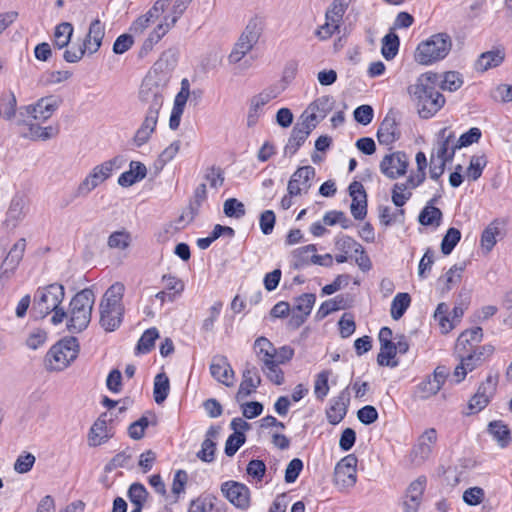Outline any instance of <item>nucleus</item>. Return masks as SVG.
I'll list each match as a JSON object with an SVG mask.
<instances>
[{
    "instance_id": "f257e3e1",
    "label": "nucleus",
    "mask_w": 512,
    "mask_h": 512,
    "mask_svg": "<svg viewBox=\"0 0 512 512\" xmlns=\"http://www.w3.org/2000/svg\"><path fill=\"white\" fill-rule=\"evenodd\" d=\"M165 83L164 79L156 74L146 75L139 89V99L141 103L147 106L146 115L141 126L133 138L137 147L143 146L148 142L154 132L159 111L164 103Z\"/></svg>"
},
{
    "instance_id": "f03ea898",
    "label": "nucleus",
    "mask_w": 512,
    "mask_h": 512,
    "mask_svg": "<svg viewBox=\"0 0 512 512\" xmlns=\"http://www.w3.org/2000/svg\"><path fill=\"white\" fill-rule=\"evenodd\" d=\"M435 75H421L414 85L408 88L414 98L418 114L423 119L434 116L445 104L444 96L436 89Z\"/></svg>"
},
{
    "instance_id": "7ed1b4c3",
    "label": "nucleus",
    "mask_w": 512,
    "mask_h": 512,
    "mask_svg": "<svg viewBox=\"0 0 512 512\" xmlns=\"http://www.w3.org/2000/svg\"><path fill=\"white\" fill-rule=\"evenodd\" d=\"M94 303L95 295L90 288H85L73 296L69 304L67 321V329L70 333H80L88 327Z\"/></svg>"
},
{
    "instance_id": "20e7f679",
    "label": "nucleus",
    "mask_w": 512,
    "mask_h": 512,
    "mask_svg": "<svg viewBox=\"0 0 512 512\" xmlns=\"http://www.w3.org/2000/svg\"><path fill=\"white\" fill-rule=\"evenodd\" d=\"M452 48V39L446 32L433 34L418 44L415 60L422 65H430L446 58Z\"/></svg>"
},
{
    "instance_id": "39448f33",
    "label": "nucleus",
    "mask_w": 512,
    "mask_h": 512,
    "mask_svg": "<svg viewBox=\"0 0 512 512\" xmlns=\"http://www.w3.org/2000/svg\"><path fill=\"white\" fill-rule=\"evenodd\" d=\"M78 353L77 338L73 336L63 338L47 352L44 359L45 368L48 371H62L78 357Z\"/></svg>"
},
{
    "instance_id": "423d86ee",
    "label": "nucleus",
    "mask_w": 512,
    "mask_h": 512,
    "mask_svg": "<svg viewBox=\"0 0 512 512\" xmlns=\"http://www.w3.org/2000/svg\"><path fill=\"white\" fill-rule=\"evenodd\" d=\"M65 297V288L62 284L52 283L39 287L34 295L33 310L40 318H45L52 310L57 309Z\"/></svg>"
},
{
    "instance_id": "0eeeda50",
    "label": "nucleus",
    "mask_w": 512,
    "mask_h": 512,
    "mask_svg": "<svg viewBox=\"0 0 512 512\" xmlns=\"http://www.w3.org/2000/svg\"><path fill=\"white\" fill-rule=\"evenodd\" d=\"M120 163L121 159L119 157H114L95 166L78 185L76 196H87L91 191L107 180L112 175L114 168H118Z\"/></svg>"
},
{
    "instance_id": "6e6552de",
    "label": "nucleus",
    "mask_w": 512,
    "mask_h": 512,
    "mask_svg": "<svg viewBox=\"0 0 512 512\" xmlns=\"http://www.w3.org/2000/svg\"><path fill=\"white\" fill-rule=\"evenodd\" d=\"M437 442V431L434 428L426 429L417 439L412 447L409 460L414 466H421L427 461L433 451V447Z\"/></svg>"
},
{
    "instance_id": "1a4fd4ad",
    "label": "nucleus",
    "mask_w": 512,
    "mask_h": 512,
    "mask_svg": "<svg viewBox=\"0 0 512 512\" xmlns=\"http://www.w3.org/2000/svg\"><path fill=\"white\" fill-rule=\"evenodd\" d=\"M497 384V374H489L486 377V380L479 385L477 392L471 397L468 403L470 413L480 412L488 405L496 391Z\"/></svg>"
},
{
    "instance_id": "9d476101",
    "label": "nucleus",
    "mask_w": 512,
    "mask_h": 512,
    "mask_svg": "<svg viewBox=\"0 0 512 512\" xmlns=\"http://www.w3.org/2000/svg\"><path fill=\"white\" fill-rule=\"evenodd\" d=\"M221 492L236 508L247 510L250 507L251 493L247 485L237 481H226L221 484Z\"/></svg>"
},
{
    "instance_id": "9b49d317",
    "label": "nucleus",
    "mask_w": 512,
    "mask_h": 512,
    "mask_svg": "<svg viewBox=\"0 0 512 512\" xmlns=\"http://www.w3.org/2000/svg\"><path fill=\"white\" fill-rule=\"evenodd\" d=\"M457 149L455 133L447 127L442 128L437 133L436 143L432 150L434 158L451 162Z\"/></svg>"
},
{
    "instance_id": "f8f14e48",
    "label": "nucleus",
    "mask_w": 512,
    "mask_h": 512,
    "mask_svg": "<svg viewBox=\"0 0 512 512\" xmlns=\"http://www.w3.org/2000/svg\"><path fill=\"white\" fill-rule=\"evenodd\" d=\"M63 100L59 96L50 95L40 98L35 104L25 107L26 113L34 120L45 122L61 106Z\"/></svg>"
},
{
    "instance_id": "ddd939ff",
    "label": "nucleus",
    "mask_w": 512,
    "mask_h": 512,
    "mask_svg": "<svg viewBox=\"0 0 512 512\" xmlns=\"http://www.w3.org/2000/svg\"><path fill=\"white\" fill-rule=\"evenodd\" d=\"M358 459L354 454L343 457L334 470L335 482L342 487H353L357 481L356 467Z\"/></svg>"
},
{
    "instance_id": "4468645a",
    "label": "nucleus",
    "mask_w": 512,
    "mask_h": 512,
    "mask_svg": "<svg viewBox=\"0 0 512 512\" xmlns=\"http://www.w3.org/2000/svg\"><path fill=\"white\" fill-rule=\"evenodd\" d=\"M408 165L406 153L397 151L384 156L380 162V171L389 179H397L406 173Z\"/></svg>"
},
{
    "instance_id": "2eb2a0df",
    "label": "nucleus",
    "mask_w": 512,
    "mask_h": 512,
    "mask_svg": "<svg viewBox=\"0 0 512 512\" xmlns=\"http://www.w3.org/2000/svg\"><path fill=\"white\" fill-rule=\"evenodd\" d=\"M315 177V169L312 166L299 167L291 176L287 185V192L291 196L306 194L310 187V181Z\"/></svg>"
},
{
    "instance_id": "dca6fc26",
    "label": "nucleus",
    "mask_w": 512,
    "mask_h": 512,
    "mask_svg": "<svg viewBox=\"0 0 512 512\" xmlns=\"http://www.w3.org/2000/svg\"><path fill=\"white\" fill-rule=\"evenodd\" d=\"M426 484L427 478L425 476H419L416 480L410 483L403 501L404 512H417L419 510Z\"/></svg>"
},
{
    "instance_id": "f3484780",
    "label": "nucleus",
    "mask_w": 512,
    "mask_h": 512,
    "mask_svg": "<svg viewBox=\"0 0 512 512\" xmlns=\"http://www.w3.org/2000/svg\"><path fill=\"white\" fill-rule=\"evenodd\" d=\"M28 200L23 194H15L6 212L4 224L11 229L16 228L26 217Z\"/></svg>"
},
{
    "instance_id": "a211bd4d",
    "label": "nucleus",
    "mask_w": 512,
    "mask_h": 512,
    "mask_svg": "<svg viewBox=\"0 0 512 512\" xmlns=\"http://www.w3.org/2000/svg\"><path fill=\"white\" fill-rule=\"evenodd\" d=\"M210 374L219 383L231 387L233 386L234 371L228 362L226 356L215 355L210 363Z\"/></svg>"
},
{
    "instance_id": "6ab92c4d",
    "label": "nucleus",
    "mask_w": 512,
    "mask_h": 512,
    "mask_svg": "<svg viewBox=\"0 0 512 512\" xmlns=\"http://www.w3.org/2000/svg\"><path fill=\"white\" fill-rule=\"evenodd\" d=\"M316 124H309L304 119L295 124L287 144L284 147V154L292 156L304 144Z\"/></svg>"
},
{
    "instance_id": "aec40b11",
    "label": "nucleus",
    "mask_w": 512,
    "mask_h": 512,
    "mask_svg": "<svg viewBox=\"0 0 512 512\" xmlns=\"http://www.w3.org/2000/svg\"><path fill=\"white\" fill-rule=\"evenodd\" d=\"M261 384V378L258 368L250 363H246L242 375L238 392L236 394L237 401H241L251 395Z\"/></svg>"
},
{
    "instance_id": "412c9836",
    "label": "nucleus",
    "mask_w": 512,
    "mask_h": 512,
    "mask_svg": "<svg viewBox=\"0 0 512 512\" xmlns=\"http://www.w3.org/2000/svg\"><path fill=\"white\" fill-rule=\"evenodd\" d=\"M334 99L329 95L321 96L314 100L307 108L309 115L305 113L301 116L307 123L316 124L323 120L327 114L333 109Z\"/></svg>"
},
{
    "instance_id": "4be33fe9",
    "label": "nucleus",
    "mask_w": 512,
    "mask_h": 512,
    "mask_svg": "<svg viewBox=\"0 0 512 512\" xmlns=\"http://www.w3.org/2000/svg\"><path fill=\"white\" fill-rule=\"evenodd\" d=\"M349 194L352 197L351 214L356 220H363L367 215V194L362 183L353 181L349 185Z\"/></svg>"
},
{
    "instance_id": "5701e85b",
    "label": "nucleus",
    "mask_w": 512,
    "mask_h": 512,
    "mask_svg": "<svg viewBox=\"0 0 512 512\" xmlns=\"http://www.w3.org/2000/svg\"><path fill=\"white\" fill-rule=\"evenodd\" d=\"M26 249V239L20 238L11 247L1 266V277H10L20 264Z\"/></svg>"
},
{
    "instance_id": "b1692460",
    "label": "nucleus",
    "mask_w": 512,
    "mask_h": 512,
    "mask_svg": "<svg viewBox=\"0 0 512 512\" xmlns=\"http://www.w3.org/2000/svg\"><path fill=\"white\" fill-rule=\"evenodd\" d=\"M125 287L120 282L112 284L104 293L99 308H111L114 313L123 315L122 299Z\"/></svg>"
},
{
    "instance_id": "393cba45",
    "label": "nucleus",
    "mask_w": 512,
    "mask_h": 512,
    "mask_svg": "<svg viewBox=\"0 0 512 512\" xmlns=\"http://www.w3.org/2000/svg\"><path fill=\"white\" fill-rule=\"evenodd\" d=\"M178 60V52L174 48H169L164 51L160 58L155 62L153 70L147 75L156 74L158 77L164 79L165 89L167 88L168 72L172 71L176 66Z\"/></svg>"
},
{
    "instance_id": "a878e982",
    "label": "nucleus",
    "mask_w": 512,
    "mask_h": 512,
    "mask_svg": "<svg viewBox=\"0 0 512 512\" xmlns=\"http://www.w3.org/2000/svg\"><path fill=\"white\" fill-rule=\"evenodd\" d=\"M350 395L347 390H343L340 394L331 399L330 407L326 411L327 419L330 424L336 425L346 416Z\"/></svg>"
},
{
    "instance_id": "bb28decb",
    "label": "nucleus",
    "mask_w": 512,
    "mask_h": 512,
    "mask_svg": "<svg viewBox=\"0 0 512 512\" xmlns=\"http://www.w3.org/2000/svg\"><path fill=\"white\" fill-rule=\"evenodd\" d=\"M104 36L105 25L99 19L93 20L83 42V46L89 54H94L99 50Z\"/></svg>"
},
{
    "instance_id": "cd10ccee",
    "label": "nucleus",
    "mask_w": 512,
    "mask_h": 512,
    "mask_svg": "<svg viewBox=\"0 0 512 512\" xmlns=\"http://www.w3.org/2000/svg\"><path fill=\"white\" fill-rule=\"evenodd\" d=\"M107 413H102L93 423L88 434V444L91 447L99 446L106 443L111 435L107 427Z\"/></svg>"
},
{
    "instance_id": "c85d7f7f",
    "label": "nucleus",
    "mask_w": 512,
    "mask_h": 512,
    "mask_svg": "<svg viewBox=\"0 0 512 512\" xmlns=\"http://www.w3.org/2000/svg\"><path fill=\"white\" fill-rule=\"evenodd\" d=\"M505 49L502 47L494 48L490 51L483 52L478 57L475 68L477 71L485 72L491 68L500 66L505 59Z\"/></svg>"
},
{
    "instance_id": "c756f323",
    "label": "nucleus",
    "mask_w": 512,
    "mask_h": 512,
    "mask_svg": "<svg viewBox=\"0 0 512 512\" xmlns=\"http://www.w3.org/2000/svg\"><path fill=\"white\" fill-rule=\"evenodd\" d=\"M400 138L398 124L394 117L386 115L377 131V139L380 144L391 145Z\"/></svg>"
},
{
    "instance_id": "7c9ffc66",
    "label": "nucleus",
    "mask_w": 512,
    "mask_h": 512,
    "mask_svg": "<svg viewBox=\"0 0 512 512\" xmlns=\"http://www.w3.org/2000/svg\"><path fill=\"white\" fill-rule=\"evenodd\" d=\"M168 20L169 17H164L163 22L157 25V27L144 40L139 51V57L142 58L148 55V53L153 50L155 44H157L173 27L169 25Z\"/></svg>"
},
{
    "instance_id": "2f4dec72",
    "label": "nucleus",
    "mask_w": 512,
    "mask_h": 512,
    "mask_svg": "<svg viewBox=\"0 0 512 512\" xmlns=\"http://www.w3.org/2000/svg\"><path fill=\"white\" fill-rule=\"evenodd\" d=\"M483 331L481 327H474L463 331L456 341V349L461 353H469L473 350L474 345L481 342Z\"/></svg>"
},
{
    "instance_id": "473e14b6",
    "label": "nucleus",
    "mask_w": 512,
    "mask_h": 512,
    "mask_svg": "<svg viewBox=\"0 0 512 512\" xmlns=\"http://www.w3.org/2000/svg\"><path fill=\"white\" fill-rule=\"evenodd\" d=\"M147 175L146 166L138 161H131L129 171L122 173L118 178V184L122 187H129L144 179Z\"/></svg>"
},
{
    "instance_id": "72a5a7b5",
    "label": "nucleus",
    "mask_w": 512,
    "mask_h": 512,
    "mask_svg": "<svg viewBox=\"0 0 512 512\" xmlns=\"http://www.w3.org/2000/svg\"><path fill=\"white\" fill-rule=\"evenodd\" d=\"M263 31V22L260 18L254 17L250 19L238 38L240 41L247 43L249 46L254 47Z\"/></svg>"
},
{
    "instance_id": "f704fd0d",
    "label": "nucleus",
    "mask_w": 512,
    "mask_h": 512,
    "mask_svg": "<svg viewBox=\"0 0 512 512\" xmlns=\"http://www.w3.org/2000/svg\"><path fill=\"white\" fill-rule=\"evenodd\" d=\"M500 234L498 220L492 221L482 232L480 244L484 253L488 254L492 251L497 240L496 237Z\"/></svg>"
},
{
    "instance_id": "c9c22d12",
    "label": "nucleus",
    "mask_w": 512,
    "mask_h": 512,
    "mask_svg": "<svg viewBox=\"0 0 512 512\" xmlns=\"http://www.w3.org/2000/svg\"><path fill=\"white\" fill-rule=\"evenodd\" d=\"M274 348V345L265 337H259L255 340L254 349L262 365L271 364V361H273Z\"/></svg>"
},
{
    "instance_id": "e433bc0d",
    "label": "nucleus",
    "mask_w": 512,
    "mask_h": 512,
    "mask_svg": "<svg viewBox=\"0 0 512 512\" xmlns=\"http://www.w3.org/2000/svg\"><path fill=\"white\" fill-rule=\"evenodd\" d=\"M132 243V235L126 229L112 232L107 240L110 249L126 250Z\"/></svg>"
},
{
    "instance_id": "4c0bfd02",
    "label": "nucleus",
    "mask_w": 512,
    "mask_h": 512,
    "mask_svg": "<svg viewBox=\"0 0 512 512\" xmlns=\"http://www.w3.org/2000/svg\"><path fill=\"white\" fill-rule=\"evenodd\" d=\"M170 390L169 378L165 373H159L154 379L153 396L157 404L163 403Z\"/></svg>"
},
{
    "instance_id": "58836bf2",
    "label": "nucleus",
    "mask_w": 512,
    "mask_h": 512,
    "mask_svg": "<svg viewBox=\"0 0 512 512\" xmlns=\"http://www.w3.org/2000/svg\"><path fill=\"white\" fill-rule=\"evenodd\" d=\"M488 431L501 447H506L511 441L510 430L502 421H492Z\"/></svg>"
},
{
    "instance_id": "ea45409f",
    "label": "nucleus",
    "mask_w": 512,
    "mask_h": 512,
    "mask_svg": "<svg viewBox=\"0 0 512 512\" xmlns=\"http://www.w3.org/2000/svg\"><path fill=\"white\" fill-rule=\"evenodd\" d=\"M400 39L394 32H389L382 39L381 53L386 60H392L398 53Z\"/></svg>"
},
{
    "instance_id": "a19ab883",
    "label": "nucleus",
    "mask_w": 512,
    "mask_h": 512,
    "mask_svg": "<svg viewBox=\"0 0 512 512\" xmlns=\"http://www.w3.org/2000/svg\"><path fill=\"white\" fill-rule=\"evenodd\" d=\"M442 211L432 205H426L418 216V221L423 226H439L442 220Z\"/></svg>"
},
{
    "instance_id": "79ce46f5",
    "label": "nucleus",
    "mask_w": 512,
    "mask_h": 512,
    "mask_svg": "<svg viewBox=\"0 0 512 512\" xmlns=\"http://www.w3.org/2000/svg\"><path fill=\"white\" fill-rule=\"evenodd\" d=\"M73 34V26L71 23L63 22L56 26L54 32V46L58 49L66 47Z\"/></svg>"
},
{
    "instance_id": "37998d69",
    "label": "nucleus",
    "mask_w": 512,
    "mask_h": 512,
    "mask_svg": "<svg viewBox=\"0 0 512 512\" xmlns=\"http://www.w3.org/2000/svg\"><path fill=\"white\" fill-rule=\"evenodd\" d=\"M317 248L314 244H309L295 249L292 252L293 266L296 269L302 268L311 263L310 254L316 253Z\"/></svg>"
},
{
    "instance_id": "c03bdc74",
    "label": "nucleus",
    "mask_w": 512,
    "mask_h": 512,
    "mask_svg": "<svg viewBox=\"0 0 512 512\" xmlns=\"http://www.w3.org/2000/svg\"><path fill=\"white\" fill-rule=\"evenodd\" d=\"M206 199H207L206 184L201 183L194 190L193 197L189 203L188 209H189V214H190V221H192L198 215L200 207Z\"/></svg>"
},
{
    "instance_id": "a18cd8bd",
    "label": "nucleus",
    "mask_w": 512,
    "mask_h": 512,
    "mask_svg": "<svg viewBox=\"0 0 512 512\" xmlns=\"http://www.w3.org/2000/svg\"><path fill=\"white\" fill-rule=\"evenodd\" d=\"M411 303V297L408 293H398L391 303V317L394 320H399Z\"/></svg>"
},
{
    "instance_id": "49530a36",
    "label": "nucleus",
    "mask_w": 512,
    "mask_h": 512,
    "mask_svg": "<svg viewBox=\"0 0 512 512\" xmlns=\"http://www.w3.org/2000/svg\"><path fill=\"white\" fill-rule=\"evenodd\" d=\"M351 2L352 0H333L325 13V19L341 23Z\"/></svg>"
},
{
    "instance_id": "de8ad7c7",
    "label": "nucleus",
    "mask_w": 512,
    "mask_h": 512,
    "mask_svg": "<svg viewBox=\"0 0 512 512\" xmlns=\"http://www.w3.org/2000/svg\"><path fill=\"white\" fill-rule=\"evenodd\" d=\"M100 309V324L108 332L114 331L122 322V316L114 313L111 308Z\"/></svg>"
},
{
    "instance_id": "09e8293b",
    "label": "nucleus",
    "mask_w": 512,
    "mask_h": 512,
    "mask_svg": "<svg viewBox=\"0 0 512 512\" xmlns=\"http://www.w3.org/2000/svg\"><path fill=\"white\" fill-rule=\"evenodd\" d=\"M449 306L446 303H439L434 313L435 319L439 322L443 333H448L454 327L456 322L448 315Z\"/></svg>"
},
{
    "instance_id": "8fccbe9b",
    "label": "nucleus",
    "mask_w": 512,
    "mask_h": 512,
    "mask_svg": "<svg viewBox=\"0 0 512 512\" xmlns=\"http://www.w3.org/2000/svg\"><path fill=\"white\" fill-rule=\"evenodd\" d=\"M267 104L266 101L259 95H255L250 100V107L247 115V126L253 127L258 122L262 114V108Z\"/></svg>"
},
{
    "instance_id": "3c124183",
    "label": "nucleus",
    "mask_w": 512,
    "mask_h": 512,
    "mask_svg": "<svg viewBox=\"0 0 512 512\" xmlns=\"http://www.w3.org/2000/svg\"><path fill=\"white\" fill-rule=\"evenodd\" d=\"M396 347H394V342H386V344L380 345V352L377 356V363L380 366H389L395 367L398 365V362L391 361L396 356Z\"/></svg>"
},
{
    "instance_id": "603ef678",
    "label": "nucleus",
    "mask_w": 512,
    "mask_h": 512,
    "mask_svg": "<svg viewBox=\"0 0 512 512\" xmlns=\"http://www.w3.org/2000/svg\"><path fill=\"white\" fill-rule=\"evenodd\" d=\"M159 337V332L157 328H149L147 329L142 336L140 337L137 344L138 353L146 354L151 351V349L155 345L156 339Z\"/></svg>"
},
{
    "instance_id": "864d4df0",
    "label": "nucleus",
    "mask_w": 512,
    "mask_h": 512,
    "mask_svg": "<svg viewBox=\"0 0 512 512\" xmlns=\"http://www.w3.org/2000/svg\"><path fill=\"white\" fill-rule=\"evenodd\" d=\"M461 239V232L459 229L451 227L447 230L441 242V252L444 255H449L454 250L456 245Z\"/></svg>"
},
{
    "instance_id": "5fc2aeb1",
    "label": "nucleus",
    "mask_w": 512,
    "mask_h": 512,
    "mask_svg": "<svg viewBox=\"0 0 512 512\" xmlns=\"http://www.w3.org/2000/svg\"><path fill=\"white\" fill-rule=\"evenodd\" d=\"M323 222L328 226L340 224L343 229H348L352 225L351 220L346 216V214L337 210L326 212L323 217Z\"/></svg>"
},
{
    "instance_id": "6e6d98bb",
    "label": "nucleus",
    "mask_w": 512,
    "mask_h": 512,
    "mask_svg": "<svg viewBox=\"0 0 512 512\" xmlns=\"http://www.w3.org/2000/svg\"><path fill=\"white\" fill-rule=\"evenodd\" d=\"M335 246L344 254H348L350 251H354V253L362 252V245L348 235L337 237Z\"/></svg>"
},
{
    "instance_id": "4d7b16f0",
    "label": "nucleus",
    "mask_w": 512,
    "mask_h": 512,
    "mask_svg": "<svg viewBox=\"0 0 512 512\" xmlns=\"http://www.w3.org/2000/svg\"><path fill=\"white\" fill-rule=\"evenodd\" d=\"M316 301L315 294L304 293L296 299L293 311L309 316Z\"/></svg>"
},
{
    "instance_id": "13d9d810",
    "label": "nucleus",
    "mask_w": 512,
    "mask_h": 512,
    "mask_svg": "<svg viewBox=\"0 0 512 512\" xmlns=\"http://www.w3.org/2000/svg\"><path fill=\"white\" fill-rule=\"evenodd\" d=\"M204 179L209 183L211 188H219L224 183V171L221 167L211 166L205 170Z\"/></svg>"
},
{
    "instance_id": "bf43d9fd",
    "label": "nucleus",
    "mask_w": 512,
    "mask_h": 512,
    "mask_svg": "<svg viewBox=\"0 0 512 512\" xmlns=\"http://www.w3.org/2000/svg\"><path fill=\"white\" fill-rule=\"evenodd\" d=\"M17 100L13 92L2 95L0 98V108L2 110L4 118L11 120L16 113Z\"/></svg>"
},
{
    "instance_id": "052dcab7",
    "label": "nucleus",
    "mask_w": 512,
    "mask_h": 512,
    "mask_svg": "<svg viewBox=\"0 0 512 512\" xmlns=\"http://www.w3.org/2000/svg\"><path fill=\"white\" fill-rule=\"evenodd\" d=\"M279 365L280 364L271 361V364L262 365L261 367L266 377L275 385H282L284 383V372Z\"/></svg>"
},
{
    "instance_id": "680f3d73",
    "label": "nucleus",
    "mask_w": 512,
    "mask_h": 512,
    "mask_svg": "<svg viewBox=\"0 0 512 512\" xmlns=\"http://www.w3.org/2000/svg\"><path fill=\"white\" fill-rule=\"evenodd\" d=\"M330 371L324 370L320 372L315 379L314 393L319 400H323L329 392V379Z\"/></svg>"
},
{
    "instance_id": "e2e57ef3",
    "label": "nucleus",
    "mask_w": 512,
    "mask_h": 512,
    "mask_svg": "<svg viewBox=\"0 0 512 512\" xmlns=\"http://www.w3.org/2000/svg\"><path fill=\"white\" fill-rule=\"evenodd\" d=\"M486 164L487 161L484 156H472L467 168L468 178L473 181L478 180L481 177Z\"/></svg>"
},
{
    "instance_id": "0e129e2a",
    "label": "nucleus",
    "mask_w": 512,
    "mask_h": 512,
    "mask_svg": "<svg viewBox=\"0 0 512 512\" xmlns=\"http://www.w3.org/2000/svg\"><path fill=\"white\" fill-rule=\"evenodd\" d=\"M224 213L227 217L241 218L245 215V207L242 202L236 198H229L224 202Z\"/></svg>"
},
{
    "instance_id": "69168bd1",
    "label": "nucleus",
    "mask_w": 512,
    "mask_h": 512,
    "mask_svg": "<svg viewBox=\"0 0 512 512\" xmlns=\"http://www.w3.org/2000/svg\"><path fill=\"white\" fill-rule=\"evenodd\" d=\"M245 440L246 437L242 432L231 434L225 443V454L228 457L234 456L240 447L245 443Z\"/></svg>"
},
{
    "instance_id": "338daca9",
    "label": "nucleus",
    "mask_w": 512,
    "mask_h": 512,
    "mask_svg": "<svg viewBox=\"0 0 512 512\" xmlns=\"http://www.w3.org/2000/svg\"><path fill=\"white\" fill-rule=\"evenodd\" d=\"M463 84L462 75L457 71H448L444 74L441 88L450 92L458 90Z\"/></svg>"
},
{
    "instance_id": "774afa93",
    "label": "nucleus",
    "mask_w": 512,
    "mask_h": 512,
    "mask_svg": "<svg viewBox=\"0 0 512 512\" xmlns=\"http://www.w3.org/2000/svg\"><path fill=\"white\" fill-rule=\"evenodd\" d=\"M148 492L143 484L133 483L128 489V498L133 505L144 504Z\"/></svg>"
}]
</instances>
